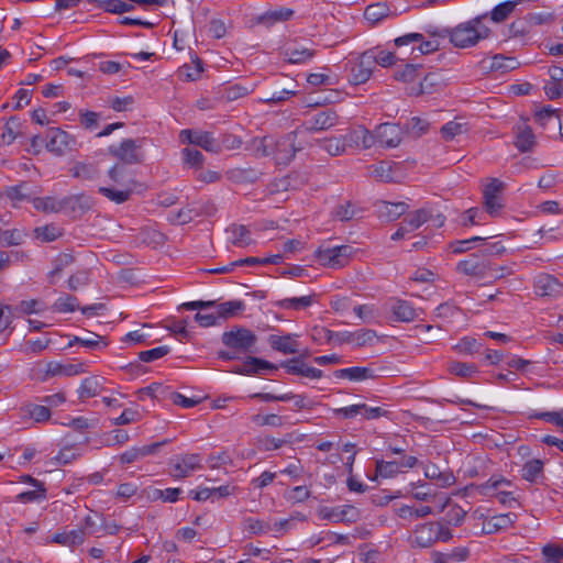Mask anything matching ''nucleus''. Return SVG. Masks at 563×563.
I'll return each instance as SVG.
<instances>
[{"mask_svg":"<svg viewBox=\"0 0 563 563\" xmlns=\"http://www.w3.org/2000/svg\"><path fill=\"white\" fill-rule=\"evenodd\" d=\"M487 13L450 27V43L456 48H470L490 36L492 30L483 24Z\"/></svg>","mask_w":563,"mask_h":563,"instance_id":"obj_1","label":"nucleus"},{"mask_svg":"<svg viewBox=\"0 0 563 563\" xmlns=\"http://www.w3.org/2000/svg\"><path fill=\"white\" fill-rule=\"evenodd\" d=\"M397 48H404L402 55L418 52L421 55L434 53L440 49V41L437 38L426 40L422 33H408L394 40Z\"/></svg>","mask_w":563,"mask_h":563,"instance_id":"obj_2","label":"nucleus"},{"mask_svg":"<svg viewBox=\"0 0 563 563\" xmlns=\"http://www.w3.org/2000/svg\"><path fill=\"white\" fill-rule=\"evenodd\" d=\"M386 132L387 123L378 124L374 131H369L364 126H358L351 133V140L357 145L361 144L365 150L373 147L385 148L387 145V141L385 140Z\"/></svg>","mask_w":563,"mask_h":563,"instance_id":"obj_3","label":"nucleus"},{"mask_svg":"<svg viewBox=\"0 0 563 563\" xmlns=\"http://www.w3.org/2000/svg\"><path fill=\"white\" fill-rule=\"evenodd\" d=\"M45 147L56 156H64L77 148L76 139L59 128H51L46 134Z\"/></svg>","mask_w":563,"mask_h":563,"instance_id":"obj_4","label":"nucleus"},{"mask_svg":"<svg viewBox=\"0 0 563 563\" xmlns=\"http://www.w3.org/2000/svg\"><path fill=\"white\" fill-rule=\"evenodd\" d=\"M257 341L256 335L246 328H235L222 334V342L238 353H247Z\"/></svg>","mask_w":563,"mask_h":563,"instance_id":"obj_5","label":"nucleus"},{"mask_svg":"<svg viewBox=\"0 0 563 563\" xmlns=\"http://www.w3.org/2000/svg\"><path fill=\"white\" fill-rule=\"evenodd\" d=\"M353 249L349 245H341L331 249H319L316 257L323 266L341 268L349 263Z\"/></svg>","mask_w":563,"mask_h":563,"instance_id":"obj_6","label":"nucleus"},{"mask_svg":"<svg viewBox=\"0 0 563 563\" xmlns=\"http://www.w3.org/2000/svg\"><path fill=\"white\" fill-rule=\"evenodd\" d=\"M143 146V139L141 140H132L125 139L123 140L119 146H111L109 152L111 155L123 162L124 164H140L143 161V156L140 153V150Z\"/></svg>","mask_w":563,"mask_h":563,"instance_id":"obj_7","label":"nucleus"},{"mask_svg":"<svg viewBox=\"0 0 563 563\" xmlns=\"http://www.w3.org/2000/svg\"><path fill=\"white\" fill-rule=\"evenodd\" d=\"M431 219V212L421 208L407 214L398 224L397 230L390 235L393 241H400L410 232L419 229L422 224Z\"/></svg>","mask_w":563,"mask_h":563,"instance_id":"obj_8","label":"nucleus"},{"mask_svg":"<svg viewBox=\"0 0 563 563\" xmlns=\"http://www.w3.org/2000/svg\"><path fill=\"white\" fill-rule=\"evenodd\" d=\"M297 133L290 132L285 136L274 141L273 143V155L277 164L287 165L291 162L298 151H301V146L296 144Z\"/></svg>","mask_w":563,"mask_h":563,"instance_id":"obj_9","label":"nucleus"},{"mask_svg":"<svg viewBox=\"0 0 563 563\" xmlns=\"http://www.w3.org/2000/svg\"><path fill=\"white\" fill-rule=\"evenodd\" d=\"M505 188V184L497 178H490L483 190L484 206L486 211L496 217L503 209L500 194Z\"/></svg>","mask_w":563,"mask_h":563,"instance_id":"obj_10","label":"nucleus"},{"mask_svg":"<svg viewBox=\"0 0 563 563\" xmlns=\"http://www.w3.org/2000/svg\"><path fill=\"white\" fill-rule=\"evenodd\" d=\"M180 139L183 142H188L189 144L200 146L208 152L218 153L220 150L210 132L183 130L180 132Z\"/></svg>","mask_w":563,"mask_h":563,"instance_id":"obj_11","label":"nucleus"},{"mask_svg":"<svg viewBox=\"0 0 563 563\" xmlns=\"http://www.w3.org/2000/svg\"><path fill=\"white\" fill-rule=\"evenodd\" d=\"M375 66V57L372 53H363L360 62L351 69L350 81L354 85H361L367 81L373 73Z\"/></svg>","mask_w":563,"mask_h":563,"instance_id":"obj_12","label":"nucleus"},{"mask_svg":"<svg viewBox=\"0 0 563 563\" xmlns=\"http://www.w3.org/2000/svg\"><path fill=\"white\" fill-rule=\"evenodd\" d=\"M197 468H201L198 454H185L176 460L172 475L175 478H185Z\"/></svg>","mask_w":563,"mask_h":563,"instance_id":"obj_13","label":"nucleus"},{"mask_svg":"<svg viewBox=\"0 0 563 563\" xmlns=\"http://www.w3.org/2000/svg\"><path fill=\"white\" fill-rule=\"evenodd\" d=\"M418 463V459L411 454H389V478L406 473Z\"/></svg>","mask_w":563,"mask_h":563,"instance_id":"obj_14","label":"nucleus"},{"mask_svg":"<svg viewBox=\"0 0 563 563\" xmlns=\"http://www.w3.org/2000/svg\"><path fill=\"white\" fill-rule=\"evenodd\" d=\"M390 310L391 319L397 322H411L416 318V309L411 303L399 298L391 299Z\"/></svg>","mask_w":563,"mask_h":563,"instance_id":"obj_15","label":"nucleus"},{"mask_svg":"<svg viewBox=\"0 0 563 563\" xmlns=\"http://www.w3.org/2000/svg\"><path fill=\"white\" fill-rule=\"evenodd\" d=\"M437 522H428L418 527L413 532L411 543L419 548H429L437 541Z\"/></svg>","mask_w":563,"mask_h":563,"instance_id":"obj_16","label":"nucleus"},{"mask_svg":"<svg viewBox=\"0 0 563 563\" xmlns=\"http://www.w3.org/2000/svg\"><path fill=\"white\" fill-rule=\"evenodd\" d=\"M264 369L276 371L277 365L255 356H249L242 365L236 366L232 372L242 375H250L261 374Z\"/></svg>","mask_w":563,"mask_h":563,"instance_id":"obj_17","label":"nucleus"},{"mask_svg":"<svg viewBox=\"0 0 563 563\" xmlns=\"http://www.w3.org/2000/svg\"><path fill=\"white\" fill-rule=\"evenodd\" d=\"M339 120L338 113L332 109H327L317 113L311 121V125L306 128L308 132L329 130L334 126Z\"/></svg>","mask_w":563,"mask_h":563,"instance_id":"obj_18","label":"nucleus"},{"mask_svg":"<svg viewBox=\"0 0 563 563\" xmlns=\"http://www.w3.org/2000/svg\"><path fill=\"white\" fill-rule=\"evenodd\" d=\"M561 288L560 282L552 275L540 274L534 279V291L538 296H553Z\"/></svg>","mask_w":563,"mask_h":563,"instance_id":"obj_19","label":"nucleus"},{"mask_svg":"<svg viewBox=\"0 0 563 563\" xmlns=\"http://www.w3.org/2000/svg\"><path fill=\"white\" fill-rule=\"evenodd\" d=\"M282 366L287 369L288 373L295 375H301L309 378H321L322 371L310 367L306 363L301 362L299 358H291L282 363Z\"/></svg>","mask_w":563,"mask_h":563,"instance_id":"obj_20","label":"nucleus"},{"mask_svg":"<svg viewBox=\"0 0 563 563\" xmlns=\"http://www.w3.org/2000/svg\"><path fill=\"white\" fill-rule=\"evenodd\" d=\"M90 207V199L85 195H71L62 198V211L69 214H75L77 211L86 212Z\"/></svg>","mask_w":563,"mask_h":563,"instance_id":"obj_21","label":"nucleus"},{"mask_svg":"<svg viewBox=\"0 0 563 563\" xmlns=\"http://www.w3.org/2000/svg\"><path fill=\"white\" fill-rule=\"evenodd\" d=\"M517 516L511 512L493 516L488 520L484 521L482 530L486 534L495 533L512 526Z\"/></svg>","mask_w":563,"mask_h":563,"instance_id":"obj_22","label":"nucleus"},{"mask_svg":"<svg viewBox=\"0 0 563 563\" xmlns=\"http://www.w3.org/2000/svg\"><path fill=\"white\" fill-rule=\"evenodd\" d=\"M84 372H85V368H84L82 363L62 364L58 362H49L46 365L45 376L46 377H48V376L53 377V376H58V375L74 376V375H77V374H80Z\"/></svg>","mask_w":563,"mask_h":563,"instance_id":"obj_23","label":"nucleus"},{"mask_svg":"<svg viewBox=\"0 0 563 563\" xmlns=\"http://www.w3.org/2000/svg\"><path fill=\"white\" fill-rule=\"evenodd\" d=\"M294 10L289 8H278L269 10L258 16L257 22L267 27L274 25L277 22H285L292 18Z\"/></svg>","mask_w":563,"mask_h":563,"instance_id":"obj_24","label":"nucleus"},{"mask_svg":"<svg viewBox=\"0 0 563 563\" xmlns=\"http://www.w3.org/2000/svg\"><path fill=\"white\" fill-rule=\"evenodd\" d=\"M440 85L439 76L437 74H428L423 77V79L416 86H412L408 89L409 96H422L430 95L437 90V87Z\"/></svg>","mask_w":563,"mask_h":563,"instance_id":"obj_25","label":"nucleus"},{"mask_svg":"<svg viewBox=\"0 0 563 563\" xmlns=\"http://www.w3.org/2000/svg\"><path fill=\"white\" fill-rule=\"evenodd\" d=\"M268 342L272 349L284 354H295L299 351L298 342L295 341L290 334L283 336L273 334L268 338Z\"/></svg>","mask_w":563,"mask_h":563,"instance_id":"obj_26","label":"nucleus"},{"mask_svg":"<svg viewBox=\"0 0 563 563\" xmlns=\"http://www.w3.org/2000/svg\"><path fill=\"white\" fill-rule=\"evenodd\" d=\"M282 54L289 64H303L314 56V51L305 46H289Z\"/></svg>","mask_w":563,"mask_h":563,"instance_id":"obj_27","label":"nucleus"},{"mask_svg":"<svg viewBox=\"0 0 563 563\" xmlns=\"http://www.w3.org/2000/svg\"><path fill=\"white\" fill-rule=\"evenodd\" d=\"M476 257V255H473V258L461 261L457 264V271L468 276L485 277L487 265L478 262Z\"/></svg>","mask_w":563,"mask_h":563,"instance_id":"obj_28","label":"nucleus"},{"mask_svg":"<svg viewBox=\"0 0 563 563\" xmlns=\"http://www.w3.org/2000/svg\"><path fill=\"white\" fill-rule=\"evenodd\" d=\"M235 246H247L252 243L251 232L245 225L232 224L225 230Z\"/></svg>","mask_w":563,"mask_h":563,"instance_id":"obj_29","label":"nucleus"},{"mask_svg":"<svg viewBox=\"0 0 563 563\" xmlns=\"http://www.w3.org/2000/svg\"><path fill=\"white\" fill-rule=\"evenodd\" d=\"M251 398H256L262 401H288V400L295 399L296 407L303 408L306 406L305 397L296 396L292 393H286V394H282V395H274L271 393H255V394L251 395Z\"/></svg>","mask_w":563,"mask_h":563,"instance_id":"obj_30","label":"nucleus"},{"mask_svg":"<svg viewBox=\"0 0 563 563\" xmlns=\"http://www.w3.org/2000/svg\"><path fill=\"white\" fill-rule=\"evenodd\" d=\"M73 177L81 180H93L98 177L99 170L95 164L91 163H76L70 169Z\"/></svg>","mask_w":563,"mask_h":563,"instance_id":"obj_31","label":"nucleus"},{"mask_svg":"<svg viewBox=\"0 0 563 563\" xmlns=\"http://www.w3.org/2000/svg\"><path fill=\"white\" fill-rule=\"evenodd\" d=\"M140 240L146 246L156 250L166 242V235L155 229L146 228L141 231Z\"/></svg>","mask_w":563,"mask_h":563,"instance_id":"obj_32","label":"nucleus"},{"mask_svg":"<svg viewBox=\"0 0 563 563\" xmlns=\"http://www.w3.org/2000/svg\"><path fill=\"white\" fill-rule=\"evenodd\" d=\"M261 173L252 167L234 168L229 172V178L236 184L255 183Z\"/></svg>","mask_w":563,"mask_h":563,"instance_id":"obj_33","label":"nucleus"},{"mask_svg":"<svg viewBox=\"0 0 563 563\" xmlns=\"http://www.w3.org/2000/svg\"><path fill=\"white\" fill-rule=\"evenodd\" d=\"M420 65L405 64L394 67L393 77L397 81L412 82L418 78Z\"/></svg>","mask_w":563,"mask_h":563,"instance_id":"obj_34","label":"nucleus"},{"mask_svg":"<svg viewBox=\"0 0 563 563\" xmlns=\"http://www.w3.org/2000/svg\"><path fill=\"white\" fill-rule=\"evenodd\" d=\"M411 446V437L391 433L389 431V454L407 453Z\"/></svg>","mask_w":563,"mask_h":563,"instance_id":"obj_35","label":"nucleus"},{"mask_svg":"<svg viewBox=\"0 0 563 563\" xmlns=\"http://www.w3.org/2000/svg\"><path fill=\"white\" fill-rule=\"evenodd\" d=\"M85 540V532L82 529H76L68 532L56 533L53 537V542L63 545L81 544Z\"/></svg>","mask_w":563,"mask_h":563,"instance_id":"obj_36","label":"nucleus"},{"mask_svg":"<svg viewBox=\"0 0 563 563\" xmlns=\"http://www.w3.org/2000/svg\"><path fill=\"white\" fill-rule=\"evenodd\" d=\"M75 261V257L70 253H60L56 256L53 262V269L48 274V280L51 284H55V278L62 274V272L70 266Z\"/></svg>","mask_w":563,"mask_h":563,"instance_id":"obj_37","label":"nucleus"},{"mask_svg":"<svg viewBox=\"0 0 563 563\" xmlns=\"http://www.w3.org/2000/svg\"><path fill=\"white\" fill-rule=\"evenodd\" d=\"M387 16V4L374 3L366 7L364 11L365 20L371 24L375 25Z\"/></svg>","mask_w":563,"mask_h":563,"instance_id":"obj_38","label":"nucleus"},{"mask_svg":"<svg viewBox=\"0 0 563 563\" xmlns=\"http://www.w3.org/2000/svg\"><path fill=\"white\" fill-rule=\"evenodd\" d=\"M26 233L23 230H2L0 228V245L1 246H15L23 243Z\"/></svg>","mask_w":563,"mask_h":563,"instance_id":"obj_39","label":"nucleus"},{"mask_svg":"<svg viewBox=\"0 0 563 563\" xmlns=\"http://www.w3.org/2000/svg\"><path fill=\"white\" fill-rule=\"evenodd\" d=\"M515 144L520 152H528L534 146V134L530 126L525 125L519 130Z\"/></svg>","mask_w":563,"mask_h":563,"instance_id":"obj_40","label":"nucleus"},{"mask_svg":"<svg viewBox=\"0 0 563 563\" xmlns=\"http://www.w3.org/2000/svg\"><path fill=\"white\" fill-rule=\"evenodd\" d=\"M336 378H347L351 380H363L372 377L371 371L366 367H350L342 368L334 372Z\"/></svg>","mask_w":563,"mask_h":563,"instance_id":"obj_41","label":"nucleus"},{"mask_svg":"<svg viewBox=\"0 0 563 563\" xmlns=\"http://www.w3.org/2000/svg\"><path fill=\"white\" fill-rule=\"evenodd\" d=\"M33 206L43 212H60L62 199L55 197L34 198Z\"/></svg>","mask_w":563,"mask_h":563,"instance_id":"obj_42","label":"nucleus"},{"mask_svg":"<svg viewBox=\"0 0 563 563\" xmlns=\"http://www.w3.org/2000/svg\"><path fill=\"white\" fill-rule=\"evenodd\" d=\"M543 472V462L533 459L525 463L522 466V478L528 482H536Z\"/></svg>","mask_w":563,"mask_h":563,"instance_id":"obj_43","label":"nucleus"},{"mask_svg":"<svg viewBox=\"0 0 563 563\" xmlns=\"http://www.w3.org/2000/svg\"><path fill=\"white\" fill-rule=\"evenodd\" d=\"M518 63L515 58L505 57L501 54H497L492 58L490 65L487 67L490 71L500 70L503 73L512 70L517 67Z\"/></svg>","mask_w":563,"mask_h":563,"instance_id":"obj_44","label":"nucleus"},{"mask_svg":"<svg viewBox=\"0 0 563 563\" xmlns=\"http://www.w3.org/2000/svg\"><path fill=\"white\" fill-rule=\"evenodd\" d=\"M244 309V303L240 300H232L220 303L217 306V316L219 319H228L235 316L239 311Z\"/></svg>","mask_w":563,"mask_h":563,"instance_id":"obj_45","label":"nucleus"},{"mask_svg":"<svg viewBox=\"0 0 563 563\" xmlns=\"http://www.w3.org/2000/svg\"><path fill=\"white\" fill-rule=\"evenodd\" d=\"M515 9L516 2L512 0L499 3L492 10L490 19L496 23H500L505 21L514 12Z\"/></svg>","mask_w":563,"mask_h":563,"instance_id":"obj_46","label":"nucleus"},{"mask_svg":"<svg viewBox=\"0 0 563 563\" xmlns=\"http://www.w3.org/2000/svg\"><path fill=\"white\" fill-rule=\"evenodd\" d=\"M467 131L466 123L459 122L457 120L450 121L441 128L442 137L445 141L453 140L456 135L463 134Z\"/></svg>","mask_w":563,"mask_h":563,"instance_id":"obj_47","label":"nucleus"},{"mask_svg":"<svg viewBox=\"0 0 563 563\" xmlns=\"http://www.w3.org/2000/svg\"><path fill=\"white\" fill-rule=\"evenodd\" d=\"M33 232L34 236L42 242H52L62 235L60 230L53 224L35 228Z\"/></svg>","mask_w":563,"mask_h":563,"instance_id":"obj_48","label":"nucleus"},{"mask_svg":"<svg viewBox=\"0 0 563 563\" xmlns=\"http://www.w3.org/2000/svg\"><path fill=\"white\" fill-rule=\"evenodd\" d=\"M409 133V123L405 125L400 123H389V147L398 146L405 134Z\"/></svg>","mask_w":563,"mask_h":563,"instance_id":"obj_49","label":"nucleus"},{"mask_svg":"<svg viewBox=\"0 0 563 563\" xmlns=\"http://www.w3.org/2000/svg\"><path fill=\"white\" fill-rule=\"evenodd\" d=\"M25 413L36 422H44L51 418V411L47 407L41 405H27L23 408Z\"/></svg>","mask_w":563,"mask_h":563,"instance_id":"obj_50","label":"nucleus"},{"mask_svg":"<svg viewBox=\"0 0 563 563\" xmlns=\"http://www.w3.org/2000/svg\"><path fill=\"white\" fill-rule=\"evenodd\" d=\"M449 371L456 376L468 378L477 373V367L470 363L451 362L449 365Z\"/></svg>","mask_w":563,"mask_h":563,"instance_id":"obj_51","label":"nucleus"},{"mask_svg":"<svg viewBox=\"0 0 563 563\" xmlns=\"http://www.w3.org/2000/svg\"><path fill=\"white\" fill-rule=\"evenodd\" d=\"M80 345L89 350H100L106 347L108 343L101 335L87 331L86 334L81 336Z\"/></svg>","mask_w":563,"mask_h":563,"instance_id":"obj_52","label":"nucleus"},{"mask_svg":"<svg viewBox=\"0 0 563 563\" xmlns=\"http://www.w3.org/2000/svg\"><path fill=\"white\" fill-rule=\"evenodd\" d=\"M312 302V296H302L298 298H287L279 300L276 305L285 309H301L309 307Z\"/></svg>","mask_w":563,"mask_h":563,"instance_id":"obj_53","label":"nucleus"},{"mask_svg":"<svg viewBox=\"0 0 563 563\" xmlns=\"http://www.w3.org/2000/svg\"><path fill=\"white\" fill-rule=\"evenodd\" d=\"M99 387L100 385L96 377L84 379L78 390L79 398L84 399L96 396L99 393Z\"/></svg>","mask_w":563,"mask_h":563,"instance_id":"obj_54","label":"nucleus"},{"mask_svg":"<svg viewBox=\"0 0 563 563\" xmlns=\"http://www.w3.org/2000/svg\"><path fill=\"white\" fill-rule=\"evenodd\" d=\"M100 194H102L104 197L110 199L111 201H114L117 203H123L128 201L132 195L131 189L126 190H115L107 187H100L99 188Z\"/></svg>","mask_w":563,"mask_h":563,"instance_id":"obj_55","label":"nucleus"},{"mask_svg":"<svg viewBox=\"0 0 563 563\" xmlns=\"http://www.w3.org/2000/svg\"><path fill=\"white\" fill-rule=\"evenodd\" d=\"M78 308V300L75 296L67 295L58 298L53 305V309L59 312H73Z\"/></svg>","mask_w":563,"mask_h":563,"instance_id":"obj_56","label":"nucleus"},{"mask_svg":"<svg viewBox=\"0 0 563 563\" xmlns=\"http://www.w3.org/2000/svg\"><path fill=\"white\" fill-rule=\"evenodd\" d=\"M466 516V511L457 505L451 507L446 512L444 520L448 525L457 527L460 526Z\"/></svg>","mask_w":563,"mask_h":563,"instance_id":"obj_57","label":"nucleus"},{"mask_svg":"<svg viewBox=\"0 0 563 563\" xmlns=\"http://www.w3.org/2000/svg\"><path fill=\"white\" fill-rule=\"evenodd\" d=\"M409 205L405 201H389V222L409 214Z\"/></svg>","mask_w":563,"mask_h":563,"instance_id":"obj_58","label":"nucleus"},{"mask_svg":"<svg viewBox=\"0 0 563 563\" xmlns=\"http://www.w3.org/2000/svg\"><path fill=\"white\" fill-rule=\"evenodd\" d=\"M184 162L191 167L200 168L203 163V155L196 148L186 147L183 150Z\"/></svg>","mask_w":563,"mask_h":563,"instance_id":"obj_59","label":"nucleus"},{"mask_svg":"<svg viewBox=\"0 0 563 563\" xmlns=\"http://www.w3.org/2000/svg\"><path fill=\"white\" fill-rule=\"evenodd\" d=\"M296 90L283 89L280 91H267L261 99L263 102L277 103L287 100L289 97L295 96Z\"/></svg>","mask_w":563,"mask_h":563,"instance_id":"obj_60","label":"nucleus"},{"mask_svg":"<svg viewBox=\"0 0 563 563\" xmlns=\"http://www.w3.org/2000/svg\"><path fill=\"white\" fill-rule=\"evenodd\" d=\"M273 143L274 141L267 137L254 139L252 141V146L256 154L261 156H268L273 153Z\"/></svg>","mask_w":563,"mask_h":563,"instance_id":"obj_61","label":"nucleus"},{"mask_svg":"<svg viewBox=\"0 0 563 563\" xmlns=\"http://www.w3.org/2000/svg\"><path fill=\"white\" fill-rule=\"evenodd\" d=\"M169 353L168 346H158L152 350L142 351L139 353V358L142 362H153L155 360H158Z\"/></svg>","mask_w":563,"mask_h":563,"instance_id":"obj_62","label":"nucleus"},{"mask_svg":"<svg viewBox=\"0 0 563 563\" xmlns=\"http://www.w3.org/2000/svg\"><path fill=\"white\" fill-rule=\"evenodd\" d=\"M406 177V168L404 163L394 162L389 158V183L400 184Z\"/></svg>","mask_w":563,"mask_h":563,"instance_id":"obj_63","label":"nucleus"},{"mask_svg":"<svg viewBox=\"0 0 563 563\" xmlns=\"http://www.w3.org/2000/svg\"><path fill=\"white\" fill-rule=\"evenodd\" d=\"M481 344L474 338L465 336L455 346V349L465 354H474L479 352Z\"/></svg>","mask_w":563,"mask_h":563,"instance_id":"obj_64","label":"nucleus"}]
</instances>
